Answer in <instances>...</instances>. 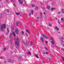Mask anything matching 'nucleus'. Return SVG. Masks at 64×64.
<instances>
[{
	"label": "nucleus",
	"instance_id": "1",
	"mask_svg": "<svg viewBox=\"0 0 64 64\" xmlns=\"http://www.w3.org/2000/svg\"><path fill=\"white\" fill-rule=\"evenodd\" d=\"M14 40L16 45L17 46H19V43H20L19 39L18 38H16L14 39Z\"/></svg>",
	"mask_w": 64,
	"mask_h": 64
},
{
	"label": "nucleus",
	"instance_id": "2",
	"mask_svg": "<svg viewBox=\"0 0 64 64\" xmlns=\"http://www.w3.org/2000/svg\"><path fill=\"white\" fill-rule=\"evenodd\" d=\"M6 28V24H3L2 25L0 28V30L2 31H4V29Z\"/></svg>",
	"mask_w": 64,
	"mask_h": 64
},
{
	"label": "nucleus",
	"instance_id": "3",
	"mask_svg": "<svg viewBox=\"0 0 64 64\" xmlns=\"http://www.w3.org/2000/svg\"><path fill=\"white\" fill-rule=\"evenodd\" d=\"M60 39L61 40V44L62 46H64V39L63 37H61Z\"/></svg>",
	"mask_w": 64,
	"mask_h": 64
},
{
	"label": "nucleus",
	"instance_id": "4",
	"mask_svg": "<svg viewBox=\"0 0 64 64\" xmlns=\"http://www.w3.org/2000/svg\"><path fill=\"white\" fill-rule=\"evenodd\" d=\"M42 35L43 37L44 38H46V39H48V36H46L45 34H42Z\"/></svg>",
	"mask_w": 64,
	"mask_h": 64
},
{
	"label": "nucleus",
	"instance_id": "5",
	"mask_svg": "<svg viewBox=\"0 0 64 64\" xmlns=\"http://www.w3.org/2000/svg\"><path fill=\"white\" fill-rule=\"evenodd\" d=\"M20 4L22 5L23 4V2L22 0H18Z\"/></svg>",
	"mask_w": 64,
	"mask_h": 64
},
{
	"label": "nucleus",
	"instance_id": "6",
	"mask_svg": "<svg viewBox=\"0 0 64 64\" xmlns=\"http://www.w3.org/2000/svg\"><path fill=\"white\" fill-rule=\"evenodd\" d=\"M11 34H12V35H13L14 36V37H15V36H16V34H15V32H11Z\"/></svg>",
	"mask_w": 64,
	"mask_h": 64
},
{
	"label": "nucleus",
	"instance_id": "7",
	"mask_svg": "<svg viewBox=\"0 0 64 64\" xmlns=\"http://www.w3.org/2000/svg\"><path fill=\"white\" fill-rule=\"evenodd\" d=\"M6 29L7 30V32H6V35H7L8 34H9V29L8 28H7Z\"/></svg>",
	"mask_w": 64,
	"mask_h": 64
},
{
	"label": "nucleus",
	"instance_id": "8",
	"mask_svg": "<svg viewBox=\"0 0 64 64\" xmlns=\"http://www.w3.org/2000/svg\"><path fill=\"white\" fill-rule=\"evenodd\" d=\"M16 33V34H19V31L18 30V29H16L15 30Z\"/></svg>",
	"mask_w": 64,
	"mask_h": 64
},
{
	"label": "nucleus",
	"instance_id": "9",
	"mask_svg": "<svg viewBox=\"0 0 64 64\" xmlns=\"http://www.w3.org/2000/svg\"><path fill=\"white\" fill-rule=\"evenodd\" d=\"M44 38L42 37L40 38V40L42 42H44Z\"/></svg>",
	"mask_w": 64,
	"mask_h": 64
},
{
	"label": "nucleus",
	"instance_id": "10",
	"mask_svg": "<svg viewBox=\"0 0 64 64\" xmlns=\"http://www.w3.org/2000/svg\"><path fill=\"white\" fill-rule=\"evenodd\" d=\"M26 46H27L28 47H29L30 46V44H29V43L28 42H26Z\"/></svg>",
	"mask_w": 64,
	"mask_h": 64
},
{
	"label": "nucleus",
	"instance_id": "11",
	"mask_svg": "<svg viewBox=\"0 0 64 64\" xmlns=\"http://www.w3.org/2000/svg\"><path fill=\"white\" fill-rule=\"evenodd\" d=\"M20 23L19 22H16V25L17 26H18V24H20Z\"/></svg>",
	"mask_w": 64,
	"mask_h": 64
},
{
	"label": "nucleus",
	"instance_id": "12",
	"mask_svg": "<svg viewBox=\"0 0 64 64\" xmlns=\"http://www.w3.org/2000/svg\"><path fill=\"white\" fill-rule=\"evenodd\" d=\"M55 29H56V30L57 31L59 30V28H58L57 26H56V27H55Z\"/></svg>",
	"mask_w": 64,
	"mask_h": 64
},
{
	"label": "nucleus",
	"instance_id": "13",
	"mask_svg": "<svg viewBox=\"0 0 64 64\" xmlns=\"http://www.w3.org/2000/svg\"><path fill=\"white\" fill-rule=\"evenodd\" d=\"M61 12L62 13H64V9H62L61 10Z\"/></svg>",
	"mask_w": 64,
	"mask_h": 64
},
{
	"label": "nucleus",
	"instance_id": "14",
	"mask_svg": "<svg viewBox=\"0 0 64 64\" xmlns=\"http://www.w3.org/2000/svg\"><path fill=\"white\" fill-rule=\"evenodd\" d=\"M12 36V34H11V32L10 35V39L11 38V36Z\"/></svg>",
	"mask_w": 64,
	"mask_h": 64
},
{
	"label": "nucleus",
	"instance_id": "15",
	"mask_svg": "<svg viewBox=\"0 0 64 64\" xmlns=\"http://www.w3.org/2000/svg\"><path fill=\"white\" fill-rule=\"evenodd\" d=\"M55 8H51L50 9V10L51 11H53V10L55 9Z\"/></svg>",
	"mask_w": 64,
	"mask_h": 64
},
{
	"label": "nucleus",
	"instance_id": "16",
	"mask_svg": "<svg viewBox=\"0 0 64 64\" xmlns=\"http://www.w3.org/2000/svg\"><path fill=\"white\" fill-rule=\"evenodd\" d=\"M61 20L62 22H64V18H61Z\"/></svg>",
	"mask_w": 64,
	"mask_h": 64
},
{
	"label": "nucleus",
	"instance_id": "17",
	"mask_svg": "<svg viewBox=\"0 0 64 64\" xmlns=\"http://www.w3.org/2000/svg\"><path fill=\"white\" fill-rule=\"evenodd\" d=\"M47 8L48 9H50V6H48Z\"/></svg>",
	"mask_w": 64,
	"mask_h": 64
},
{
	"label": "nucleus",
	"instance_id": "18",
	"mask_svg": "<svg viewBox=\"0 0 64 64\" xmlns=\"http://www.w3.org/2000/svg\"><path fill=\"white\" fill-rule=\"evenodd\" d=\"M35 56H36L37 58H39V57H38V55L37 54H35Z\"/></svg>",
	"mask_w": 64,
	"mask_h": 64
},
{
	"label": "nucleus",
	"instance_id": "19",
	"mask_svg": "<svg viewBox=\"0 0 64 64\" xmlns=\"http://www.w3.org/2000/svg\"><path fill=\"white\" fill-rule=\"evenodd\" d=\"M27 53H28V54H30V55L31 54V52H30V51L28 52Z\"/></svg>",
	"mask_w": 64,
	"mask_h": 64
},
{
	"label": "nucleus",
	"instance_id": "20",
	"mask_svg": "<svg viewBox=\"0 0 64 64\" xmlns=\"http://www.w3.org/2000/svg\"><path fill=\"white\" fill-rule=\"evenodd\" d=\"M8 62H11V60L10 59H9L8 60Z\"/></svg>",
	"mask_w": 64,
	"mask_h": 64
},
{
	"label": "nucleus",
	"instance_id": "21",
	"mask_svg": "<svg viewBox=\"0 0 64 64\" xmlns=\"http://www.w3.org/2000/svg\"><path fill=\"white\" fill-rule=\"evenodd\" d=\"M33 12H34V11H33V10H31V14H33Z\"/></svg>",
	"mask_w": 64,
	"mask_h": 64
},
{
	"label": "nucleus",
	"instance_id": "22",
	"mask_svg": "<svg viewBox=\"0 0 64 64\" xmlns=\"http://www.w3.org/2000/svg\"><path fill=\"white\" fill-rule=\"evenodd\" d=\"M26 32H27L28 33V34H29V31L28 30L26 29Z\"/></svg>",
	"mask_w": 64,
	"mask_h": 64
},
{
	"label": "nucleus",
	"instance_id": "23",
	"mask_svg": "<svg viewBox=\"0 0 64 64\" xmlns=\"http://www.w3.org/2000/svg\"><path fill=\"white\" fill-rule=\"evenodd\" d=\"M38 10V7H36V8L35 9V10Z\"/></svg>",
	"mask_w": 64,
	"mask_h": 64
},
{
	"label": "nucleus",
	"instance_id": "24",
	"mask_svg": "<svg viewBox=\"0 0 64 64\" xmlns=\"http://www.w3.org/2000/svg\"><path fill=\"white\" fill-rule=\"evenodd\" d=\"M23 5H25V6H26V2H24V4H22Z\"/></svg>",
	"mask_w": 64,
	"mask_h": 64
},
{
	"label": "nucleus",
	"instance_id": "25",
	"mask_svg": "<svg viewBox=\"0 0 64 64\" xmlns=\"http://www.w3.org/2000/svg\"><path fill=\"white\" fill-rule=\"evenodd\" d=\"M16 15H20V13L18 12L16 13Z\"/></svg>",
	"mask_w": 64,
	"mask_h": 64
},
{
	"label": "nucleus",
	"instance_id": "26",
	"mask_svg": "<svg viewBox=\"0 0 64 64\" xmlns=\"http://www.w3.org/2000/svg\"><path fill=\"white\" fill-rule=\"evenodd\" d=\"M36 19L37 20H39V17L38 16L36 17Z\"/></svg>",
	"mask_w": 64,
	"mask_h": 64
},
{
	"label": "nucleus",
	"instance_id": "27",
	"mask_svg": "<svg viewBox=\"0 0 64 64\" xmlns=\"http://www.w3.org/2000/svg\"><path fill=\"white\" fill-rule=\"evenodd\" d=\"M32 7H35V6L33 4H32Z\"/></svg>",
	"mask_w": 64,
	"mask_h": 64
},
{
	"label": "nucleus",
	"instance_id": "28",
	"mask_svg": "<svg viewBox=\"0 0 64 64\" xmlns=\"http://www.w3.org/2000/svg\"><path fill=\"white\" fill-rule=\"evenodd\" d=\"M6 13H8V12H9V10H6Z\"/></svg>",
	"mask_w": 64,
	"mask_h": 64
},
{
	"label": "nucleus",
	"instance_id": "29",
	"mask_svg": "<svg viewBox=\"0 0 64 64\" xmlns=\"http://www.w3.org/2000/svg\"><path fill=\"white\" fill-rule=\"evenodd\" d=\"M51 43L52 44H55V43H54V42H51Z\"/></svg>",
	"mask_w": 64,
	"mask_h": 64
},
{
	"label": "nucleus",
	"instance_id": "30",
	"mask_svg": "<svg viewBox=\"0 0 64 64\" xmlns=\"http://www.w3.org/2000/svg\"><path fill=\"white\" fill-rule=\"evenodd\" d=\"M60 12H58L57 14H60Z\"/></svg>",
	"mask_w": 64,
	"mask_h": 64
},
{
	"label": "nucleus",
	"instance_id": "31",
	"mask_svg": "<svg viewBox=\"0 0 64 64\" xmlns=\"http://www.w3.org/2000/svg\"><path fill=\"white\" fill-rule=\"evenodd\" d=\"M11 27H12V30H14V27H12V26H11Z\"/></svg>",
	"mask_w": 64,
	"mask_h": 64
},
{
	"label": "nucleus",
	"instance_id": "32",
	"mask_svg": "<svg viewBox=\"0 0 64 64\" xmlns=\"http://www.w3.org/2000/svg\"><path fill=\"white\" fill-rule=\"evenodd\" d=\"M48 25L49 26H50V27L51 26V24H49Z\"/></svg>",
	"mask_w": 64,
	"mask_h": 64
},
{
	"label": "nucleus",
	"instance_id": "33",
	"mask_svg": "<svg viewBox=\"0 0 64 64\" xmlns=\"http://www.w3.org/2000/svg\"><path fill=\"white\" fill-rule=\"evenodd\" d=\"M30 45H33V44H32V41L31 42Z\"/></svg>",
	"mask_w": 64,
	"mask_h": 64
},
{
	"label": "nucleus",
	"instance_id": "34",
	"mask_svg": "<svg viewBox=\"0 0 64 64\" xmlns=\"http://www.w3.org/2000/svg\"><path fill=\"white\" fill-rule=\"evenodd\" d=\"M22 35H23L24 34V32H23V31H22Z\"/></svg>",
	"mask_w": 64,
	"mask_h": 64
},
{
	"label": "nucleus",
	"instance_id": "35",
	"mask_svg": "<svg viewBox=\"0 0 64 64\" xmlns=\"http://www.w3.org/2000/svg\"><path fill=\"white\" fill-rule=\"evenodd\" d=\"M61 50H62V51H63V52H64V48H62L61 49Z\"/></svg>",
	"mask_w": 64,
	"mask_h": 64
},
{
	"label": "nucleus",
	"instance_id": "36",
	"mask_svg": "<svg viewBox=\"0 0 64 64\" xmlns=\"http://www.w3.org/2000/svg\"><path fill=\"white\" fill-rule=\"evenodd\" d=\"M58 24H60V22H59V20H58Z\"/></svg>",
	"mask_w": 64,
	"mask_h": 64
},
{
	"label": "nucleus",
	"instance_id": "37",
	"mask_svg": "<svg viewBox=\"0 0 64 64\" xmlns=\"http://www.w3.org/2000/svg\"><path fill=\"white\" fill-rule=\"evenodd\" d=\"M57 33H58L59 34H60V32H58V31L57 32Z\"/></svg>",
	"mask_w": 64,
	"mask_h": 64
},
{
	"label": "nucleus",
	"instance_id": "38",
	"mask_svg": "<svg viewBox=\"0 0 64 64\" xmlns=\"http://www.w3.org/2000/svg\"><path fill=\"white\" fill-rule=\"evenodd\" d=\"M45 49L46 50H47V48L46 47H45Z\"/></svg>",
	"mask_w": 64,
	"mask_h": 64
},
{
	"label": "nucleus",
	"instance_id": "39",
	"mask_svg": "<svg viewBox=\"0 0 64 64\" xmlns=\"http://www.w3.org/2000/svg\"><path fill=\"white\" fill-rule=\"evenodd\" d=\"M10 43H12L13 42L12 41V40H11L10 41Z\"/></svg>",
	"mask_w": 64,
	"mask_h": 64
},
{
	"label": "nucleus",
	"instance_id": "40",
	"mask_svg": "<svg viewBox=\"0 0 64 64\" xmlns=\"http://www.w3.org/2000/svg\"><path fill=\"white\" fill-rule=\"evenodd\" d=\"M4 50H6V48H4Z\"/></svg>",
	"mask_w": 64,
	"mask_h": 64
},
{
	"label": "nucleus",
	"instance_id": "41",
	"mask_svg": "<svg viewBox=\"0 0 64 64\" xmlns=\"http://www.w3.org/2000/svg\"><path fill=\"white\" fill-rule=\"evenodd\" d=\"M52 48H54V46H53V45H52Z\"/></svg>",
	"mask_w": 64,
	"mask_h": 64
},
{
	"label": "nucleus",
	"instance_id": "42",
	"mask_svg": "<svg viewBox=\"0 0 64 64\" xmlns=\"http://www.w3.org/2000/svg\"><path fill=\"white\" fill-rule=\"evenodd\" d=\"M25 34H26V36H27V35H28L27 34V33H26Z\"/></svg>",
	"mask_w": 64,
	"mask_h": 64
},
{
	"label": "nucleus",
	"instance_id": "43",
	"mask_svg": "<svg viewBox=\"0 0 64 64\" xmlns=\"http://www.w3.org/2000/svg\"><path fill=\"white\" fill-rule=\"evenodd\" d=\"M36 35L37 36H38V33H37L36 34Z\"/></svg>",
	"mask_w": 64,
	"mask_h": 64
},
{
	"label": "nucleus",
	"instance_id": "44",
	"mask_svg": "<svg viewBox=\"0 0 64 64\" xmlns=\"http://www.w3.org/2000/svg\"><path fill=\"white\" fill-rule=\"evenodd\" d=\"M13 5H14V6H16V5H15V4H13Z\"/></svg>",
	"mask_w": 64,
	"mask_h": 64
},
{
	"label": "nucleus",
	"instance_id": "45",
	"mask_svg": "<svg viewBox=\"0 0 64 64\" xmlns=\"http://www.w3.org/2000/svg\"><path fill=\"white\" fill-rule=\"evenodd\" d=\"M51 39L52 40H54L53 38H51Z\"/></svg>",
	"mask_w": 64,
	"mask_h": 64
},
{
	"label": "nucleus",
	"instance_id": "46",
	"mask_svg": "<svg viewBox=\"0 0 64 64\" xmlns=\"http://www.w3.org/2000/svg\"><path fill=\"white\" fill-rule=\"evenodd\" d=\"M32 25L33 26L34 25H35V23H33Z\"/></svg>",
	"mask_w": 64,
	"mask_h": 64
},
{
	"label": "nucleus",
	"instance_id": "47",
	"mask_svg": "<svg viewBox=\"0 0 64 64\" xmlns=\"http://www.w3.org/2000/svg\"><path fill=\"white\" fill-rule=\"evenodd\" d=\"M48 59L49 60H51V59L50 58H48Z\"/></svg>",
	"mask_w": 64,
	"mask_h": 64
},
{
	"label": "nucleus",
	"instance_id": "48",
	"mask_svg": "<svg viewBox=\"0 0 64 64\" xmlns=\"http://www.w3.org/2000/svg\"><path fill=\"white\" fill-rule=\"evenodd\" d=\"M0 59H3V58L1 56L0 57Z\"/></svg>",
	"mask_w": 64,
	"mask_h": 64
},
{
	"label": "nucleus",
	"instance_id": "49",
	"mask_svg": "<svg viewBox=\"0 0 64 64\" xmlns=\"http://www.w3.org/2000/svg\"><path fill=\"white\" fill-rule=\"evenodd\" d=\"M40 18H42V16H40Z\"/></svg>",
	"mask_w": 64,
	"mask_h": 64
},
{
	"label": "nucleus",
	"instance_id": "50",
	"mask_svg": "<svg viewBox=\"0 0 64 64\" xmlns=\"http://www.w3.org/2000/svg\"><path fill=\"white\" fill-rule=\"evenodd\" d=\"M52 42H54V40H52Z\"/></svg>",
	"mask_w": 64,
	"mask_h": 64
},
{
	"label": "nucleus",
	"instance_id": "51",
	"mask_svg": "<svg viewBox=\"0 0 64 64\" xmlns=\"http://www.w3.org/2000/svg\"><path fill=\"white\" fill-rule=\"evenodd\" d=\"M24 57H27V55H25L24 56Z\"/></svg>",
	"mask_w": 64,
	"mask_h": 64
},
{
	"label": "nucleus",
	"instance_id": "52",
	"mask_svg": "<svg viewBox=\"0 0 64 64\" xmlns=\"http://www.w3.org/2000/svg\"><path fill=\"white\" fill-rule=\"evenodd\" d=\"M48 43L47 41H46V43Z\"/></svg>",
	"mask_w": 64,
	"mask_h": 64
},
{
	"label": "nucleus",
	"instance_id": "53",
	"mask_svg": "<svg viewBox=\"0 0 64 64\" xmlns=\"http://www.w3.org/2000/svg\"><path fill=\"white\" fill-rule=\"evenodd\" d=\"M56 19V20H57V18H56V17L55 18Z\"/></svg>",
	"mask_w": 64,
	"mask_h": 64
},
{
	"label": "nucleus",
	"instance_id": "54",
	"mask_svg": "<svg viewBox=\"0 0 64 64\" xmlns=\"http://www.w3.org/2000/svg\"><path fill=\"white\" fill-rule=\"evenodd\" d=\"M46 54H48V52H46Z\"/></svg>",
	"mask_w": 64,
	"mask_h": 64
},
{
	"label": "nucleus",
	"instance_id": "55",
	"mask_svg": "<svg viewBox=\"0 0 64 64\" xmlns=\"http://www.w3.org/2000/svg\"><path fill=\"white\" fill-rule=\"evenodd\" d=\"M44 15H46V13H45V12H44Z\"/></svg>",
	"mask_w": 64,
	"mask_h": 64
},
{
	"label": "nucleus",
	"instance_id": "56",
	"mask_svg": "<svg viewBox=\"0 0 64 64\" xmlns=\"http://www.w3.org/2000/svg\"><path fill=\"white\" fill-rule=\"evenodd\" d=\"M29 15H30V16H31V13H30V14H29Z\"/></svg>",
	"mask_w": 64,
	"mask_h": 64
},
{
	"label": "nucleus",
	"instance_id": "57",
	"mask_svg": "<svg viewBox=\"0 0 64 64\" xmlns=\"http://www.w3.org/2000/svg\"><path fill=\"white\" fill-rule=\"evenodd\" d=\"M12 1H13V0H10L11 2H12Z\"/></svg>",
	"mask_w": 64,
	"mask_h": 64
},
{
	"label": "nucleus",
	"instance_id": "58",
	"mask_svg": "<svg viewBox=\"0 0 64 64\" xmlns=\"http://www.w3.org/2000/svg\"><path fill=\"white\" fill-rule=\"evenodd\" d=\"M43 54H45V52H43Z\"/></svg>",
	"mask_w": 64,
	"mask_h": 64
},
{
	"label": "nucleus",
	"instance_id": "59",
	"mask_svg": "<svg viewBox=\"0 0 64 64\" xmlns=\"http://www.w3.org/2000/svg\"><path fill=\"white\" fill-rule=\"evenodd\" d=\"M42 9H44V7H42Z\"/></svg>",
	"mask_w": 64,
	"mask_h": 64
},
{
	"label": "nucleus",
	"instance_id": "60",
	"mask_svg": "<svg viewBox=\"0 0 64 64\" xmlns=\"http://www.w3.org/2000/svg\"><path fill=\"white\" fill-rule=\"evenodd\" d=\"M2 14H0V16H2Z\"/></svg>",
	"mask_w": 64,
	"mask_h": 64
},
{
	"label": "nucleus",
	"instance_id": "61",
	"mask_svg": "<svg viewBox=\"0 0 64 64\" xmlns=\"http://www.w3.org/2000/svg\"><path fill=\"white\" fill-rule=\"evenodd\" d=\"M4 63H6V62L5 61V62H4Z\"/></svg>",
	"mask_w": 64,
	"mask_h": 64
},
{
	"label": "nucleus",
	"instance_id": "62",
	"mask_svg": "<svg viewBox=\"0 0 64 64\" xmlns=\"http://www.w3.org/2000/svg\"><path fill=\"white\" fill-rule=\"evenodd\" d=\"M6 2H8V0H6Z\"/></svg>",
	"mask_w": 64,
	"mask_h": 64
},
{
	"label": "nucleus",
	"instance_id": "63",
	"mask_svg": "<svg viewBox=\"0 0 64 64\" xmlns=\"http://www.w3.org/2000/svg\"><path fill=\"white\" fill-rule=\"evenodd\" d=\"M42 62L44 63V61H43Z\"/></svg>",
	"mask_w": 64,
	"mask_h": 64
},
{
	"label": "nucleus",
	"instance_id": "64",
	"mask_svg": "<svg viewBox=\"0 0 64 64\" xmlns=\"http://www.w3.org/2000/svg\"><path fill=\"white\" fill-rule=\"evenodd\" d=\"M40 15H42V14L40 13Z\"/></svg>",
	"mask_w": 64,
	"mask_h": 64
}]
</instances>
